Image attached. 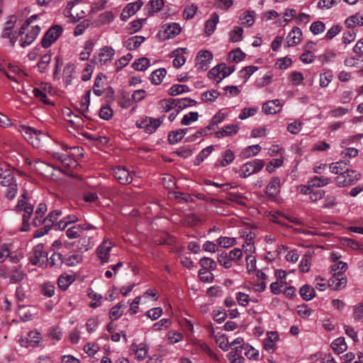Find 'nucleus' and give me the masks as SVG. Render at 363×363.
I'll return each instance as SVG.
<instances>
[{
    "mask_svg": "<svg viewBox=\"0 0 363 363\" xmlns=\"http://www.w3.org/2000/svg\"><path fill=\"white\" fill-rule=\"evenodd\" d=\"M214 150V146L210 145L203 149L196 156L194 160L195 165H199L202 162L206 159L211 153Z\"/></svg>",
    "mask_w": 363,
    "mask_h": 363,
    "instance_id": "40",
    "label": "nucleus"
},
{
    "mask_svg": "<svg viewBox=\"0 0 363 363\" xmlns=\"http://www.w3.org/2000/svg\"><path fill=\"white\" fill-rule=\"evenodd\" d=\"M144 41L145 38L143 36L135 35L129 38L125 41V46L129 50H133L138 48Z\"/></svg>",
    "mask_w": 363,
    "mask_h": 363,
    "instance_id": "34",
    "label": "nucleus"
},
{
    "mask_svg": "<svg viewBox=\"0 0 363 363\" xmlns=\"http://www.w3.org/2000/svg\"><path fill=\"white\" fill-rule=\"evenodd\" d=\"M143 5V1L138 0L135 2L129 3L122 11L121 19L126 21L129 18L133 16Z\"/></svg>",
    "mask_w": 363,
    "mask_h": 363,
    "instance_id": "14",
    "label": "nucleus"
},
{
    "mask_svg": "<svg viewBox=\"0 0 363 363\" xmlns=\"http://www.w3.org/2000/svg\"><path fill=\"white\" fill-rule=\"evenodd\" d=\"M26 274L21 269V266L13 267L11 271L10 281L16 284L25 279Z\"/></svg>",
    "mask_w": 363,
    "mask_h": 363,
    "instance_id": "25",
    "label": "nucleus"
},
{
    "mask_svg": "<svg viewBox=\"0 0 363 363\" xmlns=\"http://www.w3.org/2000/svg\"><path fill=\"white\" fill-rule=\"evenodd\" d=\"M83 0H69L68 1L66 8L64 10V14L65 15V16L69 18L70 21H76V18L74 17V15L72 13V10L75 5L79 4Z\"/></svg>",
    "mask_w": 363,
    "mask_h": 363,
    "instance_id": "45",
    "label": "nucleus"
},
{
    "mask_svg": "<svg viewBox=\"0 0 363 363\" xmlns=\"http://www.w3.org/2000/svg\"><path fill=\"white\" fill-rule=\"evenodd\" d=\"M145 20V18H140L133 21L128 24L127 30L130 33H134L139 31L143 28Z\"/></svg>",
    "mask_w": 363,
    "mask_h": 363,
    "instance_id": "56",
    "label": "nucleus"
},
{
    "mask_svg": "<svg viewBox=\"0 0 363 363\" xmlns=\"http://www.w3.org/2000/svg\"><path fill=\"white\" fill-rule=\"evenodd\" d=\"M332 350L337 354H342L347 349V345L344 337H337L330 345Z\"/></svg>",
    "mask_w": 363,
    "mask_h": 363,
    "instance_id": "27",
    "label": "nucleus"
},
{
    "mask_svg": "<svg viewBox=\"0 0 363 363\" xmlns=\"http://www.w3.org/2000/svg\"><path fill=\"white\" fill-rule=\"evenodd\" d=\"M347 163L343 160L333 162L329 165L330 172L333 174L340 175L342 174L347 168Z\"/></svg>",
    "mask_w": 363,
    "mask_h": 363,
    "instance_id": "36",
    "label": "nucleus"
},
{
    "mask_svg": "<svg viewBox=\"0 0 363 363\" xmlns=\"http://www.w3.org/2000/svg\"><path fill=\"white\" fill-rule=\"evenodd\" d=\"M115 55V50L109 46H104L99 49L95 60L97 64L104 65L111 62Z\"/></svg>",
    "mask_w": 363,
    "mask_h": 363,
    "instance_id": "12",
    "label": "nucleus"
},
{
    "mask_svg": "<svg viewBox=\"0 0 363 363\" xmlns=\"http://www.w3.org/2000/svg\"><path fill=\"white\" fill-rule=\"evenodd\" d=\"M66 235L69 239H75L80 237L82 232V227L79 225H75L69 228L66 230Z\"/></svg>",
    "mask_w": 363,
    "mask_h": 363,
    "instance_id": "60",
    "label": "nucleus"
},
{
    "mask_svg": "<svg viewBox=\"0 0 363 363\" xmlns=\"http://www.w3.org/2000/svg\"><path fill=\"white\" fill-rule=\"evenodd\" d=\"M218 262L225 269H230L233 267L229 255L226 252H221L217 255Z\"/></svg>",
    "mask_w": 363,
    "mask_h": 363,
    "instance_id": "44",
    "label": "nucleus"
},
{
    "mask_svg": "<svg viewBox=\"0 0 363 363\" xmlns=\"http://www.w3.org/2000/svg\"><path fill=\"white\" fill-rule=\"evenodd\" d=\"M345 24L349 28L362 26H363V16L359 13H357L351 16H349L345 20Z\"/></svg>",
    "mask_w": 363,
    "mask_h": 363,
    "instance_id": "35",
    "label": "nucleus"
},
{
    "mask_svg": "<svg viewBox=\"0 0 363 363\" xmlns=\"http://www.w3.org/2000/svg\"><path fill=\"white\" fill-rule=\"evenodd\" d=\"M218 22L219 16L217 13H213L205 24V32L208 35H211L214 32Z\"/></svg>",
    "mask_w": 363,
    "mask_h": 363,
    "instance_id": "28",
    "label": "nucleus"
},
{
    "mask_svg": "<svg viewBox=\"0 0 363 363\" xmlns=\"http://www.w3.org/2000/svg\"><path fill=\"white\" fill-rule=\"evenodd\" d=\"M62 27L59 25L51 26L44 35L41 45L44 48H48L55 43L62 33Z\"/></svg>",
    "mask_w": 363,
    "mask_h": 363,
    "instance_id": "8",
    "label": "nucleus"
},
{
    "mask_svg": "<svg viewBox=\"0 0 363 363\" xmlns=\"http://www.w3.org/2000/svg\"><path fill=\"white\" fill-rule=\"evenodd\" d=\"M163 118H152L146 117L137 122V125L140 128L145 129L147 133H154L162 124Z\"/></svg>",
    "mask_w": 363,
    "mask_h": 363,
    "instance_id": "10",
    "label": "nucleus"
},
{
    "mask_svg": "<svg viewBox=\"0 0 363 363\" xmlns=\"http://www.w3.org/2000/svg\"><path fill=\"white\" fill-rule=\"evenodd\" d=\"M164 37L167 39L173 38L179 34L181 27L177 23L165 24L163 26Z\"/></svg>",
    "mask_w": 363,
    "mask_h": 363,
    "instance_id": "22",
    "label": "nucleus"
},
{
    "mask_svg": "<svg viewBox=\"0 0 363 363\" xmlns=\"http://www.w3.org/2000/svg\"><path fill=\"white\" fill-rule=\"evenodd\" d=\"M51 60V55L49 51L42 55L40 60L38 63V68L40 72H45Z\"/></svg>",
    "mask_w": 363,
    "mask_h": 363,
    "instance_id": "49",
    "label": "nucleus"
},
{
    "mask_svg": "<svg viewBox=\"0 0 363 363\" xmlns=\"http://www.w3.org/2000/svg\"><path fill=\"white\" fill-rule=\"evenodd\" d=\"M199 264L201 266V269H205L207 271H213L216 269V262L211 258L203 257L200 259Z\"/></svg>",
    "mask_w": 363,
    "mask_h": 363,
    "instance_id": "51",
    "label": "nucleus"
},
{
    "mask_svg": "<svg viewBox=\"0 0 363 363\" xmlns=\"http://www.w3.org/2000/svg\"><path fill=\"white\" fill-rule=\"evenodd\" d=\"M131 350L135 352V358L141 361L147 357L149 346L145 342H140V344L133 343L131 345Z\"/></svg>",
    "mask_w": 363,
    "mask_h": 363,
    "instance_id": "18",
    "label": "nucleus"
},
{
    "mask_svg": "<svg viewBox=\"0 0 363 363\" xmlns=\"http://www.w3.org/2000/svg\"><path fill=\"white\" fill-rule=\"evenodd\" d=\"M347 269V264L345 262L340 261L331 265L330 270L333 274L342 275Z\"/></svg>",
    "mask_w": 363,
    "mask_h": 363,
    "instance_id": "59",
    "label": "nucleus"
},
{
    "mask_svg": "<svg viewBox=\"0 0 363 363\" xmlns=\"http://www.w3.org/2000/svg\"><path fill=\"white\" fill-rule=\"evenodd\" d=\"M361 174L355 170L347 169L342 174L336 177L335 182L337 186L344 187L353 184L360 179Z\"/></svg>",
    "mask_w": 363,
    "mask_h": 363,
    "instance_id": "4",
    "label": "nucleus"
},
{
    "mask_svg": "<svg viewBox=\"0 0 363 363\" xmlns=\"http://www.w3.org/2000/svg\"><path fill=\"white\" fill-rule=\"evenodd\" d=\"M239 130V126L237 124H230L223 126V128L216 133L217 138H223L228 136L235 135Z\"/></svg>",
    "mask_w": 363,
    "mask_h": 363,
    "instance_id": "23",
    "label": "nucleus"
},
{
    "mask_svg": "<svg viewBox=\"0 0 363 363\" xmlns=\"http://www.w3.org/2000/svg\"><path fill=\"white\" fill-rule=\"evenodd\" d=\"M232 263L240 264V261L242 257V252L240 248H234L228 252Z\"/></svg>",
    "mask_w": 363,
    "mask_h": 363,
    "instance_id": "62",
    "label": "nucleus"
},
{
    "mask_svg": "<svg viewBox=\"0 0 363 363\" xmlns=\"http://www.w3.org/2000/svg\"><path fill=\"white\" fill-rule=\"evenodd\" d=\"M311 255L309 253L305 254L299 264L298 268L301 272H308L311 268Z\"/></svg>",
    "mask_w": 363,
    "mask_h": 363,
    "instance_id": "55",
    "label": "nucleus"
},
{
    "mask_svg": "<svg viewBox=\"0 0 363 363\" xmlns=\"http://www.w3.org/2000/svg\"><path fill=\"white\" fill-rule=\"evenodd\" d=\"M341 275L333 274L328 279V286L333 290L337 291L344 289L347 285V278Z\"/></svg>",
    "mask_w": 363,
    "mask_h": 363,
    "instance_id": "16",
    "label": "nucleus"
},
{
    "mask_svg": "<svg viewBox=\"0 0 363 363\" xmlns=\"http://www.w3.org/2000/svg\"><path fill=\"white\" fill-rule=\"evenodd\" d=\"M213 59L212 53L208 50H201L196 57V65L199 69L206 70Z\"/></svg>",
    "mask_w": 363,
    "mask_h": 363,
    "instance_id": "13",
    "label": "nucleus"
},
{
    "mask_svg": "<svg viewBox=\"0 0 363 363\" xmlns=\"http://www.w3.org/2000/svg\"><path fill=\"white\" fill-rule=\"evenodd\" d=\"M189 88L184 84H174L169 89V94L172 96H177L189 91Z\"/></svg>",
    "mask_w": 363,
    "mask_h": 363,
    "instance_id": "57",
    "label": "nucleus"
},
{
    "mask_svg": "<svg viewBox=\"0 0 363 363\" xmlns=\"http://www.w3.org/2000/svg\"><path fill=\"white\" fill-rule=\"evenodd\" d=\"M262 160L255 159L242 165L240 169V177L246 178L253 174L259 172L264 167Z\"/></svg>",
    "mask_w": 363,
    "mask_h": 363,
    "instance_id": "5",
    "label": "nucleus"
},
{
    "mask_svg": "<svg viewBox=\"0 0 363 363\" xmlns=\"http://www.w3.org/2000/svg\"><path fill=\"white\" fill-rule=\"evenodd\" d=\"M172 320L169 318H162L159 321L155 323L152 327L154 331H160L166 330L171 326Z\"/></svg>",
    "mask_w": 363,
    "mask_h": 363,
    "instance_id": "54",
    "label": "nucleus"
},
{
    "mask_svg": "<svg viewBox=\"0 0 363 363\" xmlns=\"http://www.w3.org/2000/svg\"><path fill=\"white\" fill-rule=\"evenodd\" d=\"M235 157L234 152L231 150L228 149L221 154L220 157L218 159L215 165L218 167H227L234 161Z\"/></svg>",
    "mask_w": 363,
    "mask_h": 363,
    "instance_id": "17",
    "label": "nucleus"
},
{
    "mask_svg": "<svg viewBox=\"0 0 363 363\" xmlns=\"http://www.w3.org/2000/svg\"><path fill=\"white\" fill-rule=\"evenodd\" d=\"M247 344L245 343L243 338L237 337L233 341L230 342L231 351L235 353H242L244 351V347H245Z\"/></svg>",
    "mask_w": 363,
    "mask_h": 363,
    "instance_id": "43",
    "label": "nucleus"
},
{
    "mask_svg": "<svg viewBox=\"0 0 363 363\" xmlns=\"http://www.w3.org/2000/svg\"><path fill=\"white\" fill-rule=\"evenodd\" d=\"M167 74V71L164 68H160L155 70L150 75V81L155 85L160 84Z\"/></svg>",
    "mask_w": 363,
    "mask_h": 363,
    "instance_id": "37",
    "label": "nucleus"
},
{
    "mask_svg": "<svg viewBox=\"0 0 363 363\" xmlns=\"http://www.w3.org/2000/svg\"><path fill=\"white\" fill-rule=\"evenodd\" d=\"M77 244V248L80 252H86L91 249L94 245V241L92 237L84 235L75 242Z\"/></svg>",
    "mask_w": 363,
    "mask_h": 363,
    "instance_id": "21",
    "label": "nucleus"
},
{
    "mask_svg": "<svg viewBox=\"0 0 363 363\" xmlns=\"http://www.w3.org/2000/svg\"><path fill=\"white\" fill-rule=\"evenodd\" d=\"M217 244L224 248L231 247L237 244L235 238L220 236L216 240Z\"/></svg>",
    "mask_w": 363,
    "mask_h": 363,
    "instance_id": "50",
    "label": "nucleus"
},
{
    "mask_svg": "<svg viewBox=\"0 0 363 363\" xmlns=\"http://www.w3.org/2000/svg\"><path fill=\"white\" fill-rule=\"evenodd\" d=\"M28 339L29 341V345L33 347H36L39 346L42 340V336L38 330H32L28 333Z\"/></svg>",
    "mask_w": 363,
    "mask_h": 363,
    "instance_id": "42",
    "label": "nucleus"
},
{
    "mask_svg": "<svg viewBox=\"0 0 363 363\" xmlns=\"http://www.w3.org/2000/svg\"><path fill=\"white\" fill-rule=\"evenodd\" d=\"M112 174L117 182L121 184H128L133 180V174L124 167H116L112 169Z\"/></svg>",
    "mask_w": 363,
    "mask_h": 363,
    "instance_id": "11",
    "label": "nucleus"
},
{
    "mask_svg": "<svg viewBox=\"0 0 363 363\" xmlns=\"http://www.w3.org/2000/svg\"><path fill=\"white\" fill-rule=\"evenodd\" d=\"M159 106L162 111L168 112L172 109L177 108V99L172 98L162 99L159 102Z\"/></svg>",
    "mask_w": 363,
    "mask_h": 363,
    "instance_id": "41",
    "label": "nucleus"
},
{
    "mask_svg": "<svg viewBox=\"0 0 363 363\" xmlns=\"http://www.w3.org/2000/svg\"><path fill=\"white\" fill-rule=\"evenodd\" d=\"M74 74V66L73 64L68 63L65 65L63 69L62 73V78L63 82L66 84V86H68L71 84L72 79H73V75Z\"/></svg>",
    "mask_w": 363,
    "mask_h": 363,
    "instance_id": "29",
    "label": "nucleus"
},
{
    "mask_svg": "<svg viewBox=\"0 0 363 363\" xmlns=\"http://www.w3.org/2000/svg\"><path fill=\"white\" fill-rule=\"evenodd\" d=\"M126 306L123 302L118 303L116 306H113L109 313V318L112 320H116L118 319L123 313V310L125 308Z\"/></svg>",
    "mask_w": 363,
    "mask_h": 363,
    "instance_id": "32",
    "label": "nucleus"
},
{
    "mask_svg": "<svg viewBox=\"0 0 363 363\" xmlns=\"http://www.w3.org/2000/svg\"><path fill=\"white\" fill-rule=\"evenodd\" d=\"M150 65V60L147 57H141L133 63L132 67L137 71H145Z\"/></svg>",
    "mask_w": 363,
    "mask_h": 363,
    "instance_id": "52",
    "label": "nucleus"
},
{
    "mask_svg": "<svg viewBox=\"0 0 363 363\" xmlns=\"http://www.w3.org/2000/svg\"><path fill=\"white\" fill-rule=\"evenodd\" d=\"M310 186L313 188H320L328 185L331 183V179L326 177H318L315 176L309 179Z\"/></svg>",
    "mask_w": 363,
    "mask_h": 363,
    "instance_id": "33",
    "label": "nucleus"
},
{
    "mask_svg": "<svg viewBox=\"0 0 363 363\" xmlns=\"http://www.w3.org/2000/svg\"><path fill=\"white\" fill-rule=\"evenodd\" d=\"M284 103L279 99L270 100L262 106V111L266 114H275L281 110Z\"/></svg>",
    "mask_w": 363,
    "mask_h": 363,
    "instance_id": "15",
    "label": "nucleus"
},
{
    "mask_svg": "<svg viewBox=\"0 0 363 363\" xmlns=\"http://www.w3.org/2000/svg\"><path fill=\"white\" fill-rule=\"evenodd\" d=\"M23 199H19L16 206V210L18 212L23 211V225H28V221L31 215L33 213V206L32 204L28 203L26 201V194L22 195Z\"/></svg>",
    "mask_w": 363,
    "mask_h": 363,
    "instance_id": "9",
    "label": "nucleus"
},
{
    "mask_svg": "<svg viewBox=\"0 0 363 363\" xmlns=\"http://www.w3.org/2000/svg\"><path fill=\"white\" fill-rule=\"evenodd\" d=\"M262 150L259 145H250L244 148L240 153V157L243 159H247L257 155Z\"/></svg>",
    "mask_w": 363,
    "mask_h": 363,
    "instance_id": "24",
    "label": "nucleus"
},
{
    "mask_svg": "<svg viewBox=\"0 0 363 363\" xmlns=\"http://www.w3.org/2000/svg\"><path fill=\"white\" fill-rule=\"evenodd\" d=\"M296 15V11L294 9H286L284 13L283 17L277 21V23L280 26H285L289 21H291Z\"/></svg>",
    "mask_w": 363,
    "mask_h": 363,
    "instance_id": "30",
    "label": "nucleus"
},
{
    "mask_svg": "<svg viewBox=\"0 0 363 363\" xmlns=\"http://www.w3.org/2000/svg\"><path fill=\"white\" fill-rule=\"evenodd\" d=\"M302 31L298 27H294L286 37V43L289 47L298 45L301 40Z\"/></svg>",
    "mask_w": 363,
    "mask_h": 363,
    "instance_id": "20",
    "label": "nucleus"
},
{
    "mask_svg": "<svg viewBox=\"0 0 363 363\" xmlns=\"http://www.w3.org/2000/svg\"><path fill=\"white\" fill-rule=\"evenodd\" d=\"M20 131L28 143L36 148L40 147L43 143L48 138V135L45 132L26 125L21 126Z\"/></svg>",
    "mask_w": 363,
    "mask_h": 363,
    "instance_id": "2",
    "label": "nucleus"
},
{
    "mask_svg": "<svg viewBox=\"0 0 363 363\" xmlns=\"http://www.w3.org/2000/svg\"><path fill=\"white\" fill-rule=\"evenodd\" d=\"M91 90L86 91V94L81 98L79 109L82 114L88 111L90 102Z\"/></svg>",
    "mask_w": 363,
    "mask_h": 363,
    "instance_id": "53",
    "label": "nucleus"
},
{
    "mask_svg": "<svg viewBox=\"0 0 363 363\" xmlns=\"http://www.w3.org/2000/svg\"><path fill=\"white\" fill-rule=\"evenodd\" d=\"M164 0H150L145 6L149 16L160 11L164 6Z\"/></svg>",
    "mask_w": 363,
    "mask_h": 363,
    "instance_id": "26",
    "label": "nucleus"
},
{
    "mask_svg": "<svg viewBox=\"0 0 363 363\" xmlns=\"http://www.w3.org/2000/svg\"><path fill=\"white\" fill-rule=\"evenodd\" d=\"M63 259L62 254L59 252H54L50 259H48L47 263L51 267H60L63 263Z\"/></svg>",
    "mask_w": 363,
    "mask_h": 363,
    "instance_id": "58",
    "label": "nucleus"
},
{
    "mask_svg": "<svg viewBox=\"0 0 363 363\" xmlns=\"http://www.w3.org/2000/svg\"><path fill=\"white\" fill-rule=\"evenodd\" d=\"M30 261L32 264L38 267H43L47 264L48 253L43 245L39 244L33 248Z\"/></svg>",
    "mask_w": 363,
    "mask_h": 363,
    "instance_id": "7",
    "label": "nucleus"
},
{
    "mask_svg": "<svg viewBox=\"0 0 363 363\" xmlns=\"http://www.w3.org/2000/svg\"><path fill=\"white\" fill-rule=\"evenodd\" d=\"M196 104V101L194 99L189 98L177 99V108L179 110H182L187 107L195 106Z\"/></svg>",
    "mask_w": 363,
    "mask_h": 363,
    "instance_id": "64",
    "label": "nucleus"
},
{
    "mask_svg": "<svg viewBox=\"0 0 363 363\" xmlns=\"http://www.w3.org/2000/svg\"><path fill=\"white\" fill-rule=\"evenodd\" d=\"M216 342L219 347L223 351H228L230 347V342H228V338L224 335L218 334L216 336Z\"/></svg>",
    "mask_w": 363,
    "mask_h": 363,
    "instance_id": "61",
    "label": "nucleus"
},
{
    "mask_svg": "<svg viewBox=\"0 0 363 363\" xmlns=\"http://www.w3.org/2000/svg\"><path fill=\"white\" fill-rule=\"evenodd\" d=\"M299 294L302 298L306 301L312 300L315 296V291L313 287L308 284L301 287Z\"/></svg>",
    "mask_w": 363,
    "mask_h": 363,
    "instance_id": "31",
    "label": "nucleus"
},
{
    "mask_svg": "<svg viewBox=\"0 0 363 363\" xmlns=\"http://www.w3.org/2000/svg\"><path fill=\"white\" fill-rule=\"evenodd\" d=\"M255 11H245L240 16V21L242 25L250 27L255 23Z\"/></svg>",
    "mask_w": 363,
    "mask_h": 363,
    "instance_id": "48",
    "label": "nucleus"
},
{
    "mask_svg": "<svg viewBox=\"0 0 363 363\" xmlns=\"http://www.w3.org/2000/svg\"><path fill=\"white\" fill-rule=\"evenodd\" d=\"M280 191V179L277 177H273L265 189L266 194L274 198L277 196Z\"/></svg>",
    "mask_w": 363,
    "mask_h": 363,
    "instance_id": "19",
    "label": "nucleus"
},
{
    "mask_svg": "<svg viewBox=\"0 0 363 363\" xmlns=\"http://www.w3.org/2000/svg\"><path fill=\"white\" fill-rule=\"evenodd\" d=\"M183 49H177L172 52V56L174 57L173 65L175 67H181L186 62V57L183 55Z\"/></svg>",
    "mask_w": 363,
    "mask_h": 363,
    "instance_id": "38",
    "label": "nucleus"
},
{
    "mask_svg": "<svg viewBox=\"0 0 363 363\" xmlns=\"http://www.w3.org/2000/svg\"><path fill=\"white\" fill-rule=\"evenodd\" d=\"M219 96L220 92L218 90L211 89L201 94V100L206 103H211L215 101Z\"/></svg>",
    "mask_w": 363,
    "mask_h": 363,
    "instance_id": "46",
    "label": "nucleus"
},
{
    "mask_svg": "<svg viewBox=\"0 0 363 363\" xmlns=\"http://www.w3.org/2000/svg\"><path fill=\"white\" fill-rule=\"evenodd\" d=\"M0 184L2 186L7 187L6 191V196L7 199H13L15 198L18 189L13 170L11 174H7L1 179Z\"/></svg>",
    "mask_w": 363,
    "mask_h": 363,
    "instance_id": "6",
    "label": "nucleus"
},
{
    "mask_svg": "<svg viewBox=\"0 0 363 363\" xmlns=\"http://www.w3.org/2000/svg\"><path fill=\"white\" fill-rule=\"evenodd\" d=\"M74 280L73 275L62 274L57 280L58 286L61 289L66 290Z\"/></svg>",
    "mask_w": 363,
    "mask_h": 363,
    "instance_id": "39",
    "label": "nucleus"
},
{
    "mask_svg": "<svg viewBox=\"0 0 363 363\" xmlns=\"http://www.w3.org/2000/svg\"><path fill=\"white\" fill-rule=\"evenodd\" d=\"M245 55L240 49H236L229 52L228 60L230 62H239L245 59Z\"/></svg>",
    "mask_w": 363,
    "mask_h": 363,
    "instance_id": "63",
    "label": "nucleus"
},
{
    "mask_svg": "<svg viewBox=\"0 0 363 363\" xmlns=\"http://www.w3.org/2000/svg\"><path fill=\"white\" fill-rule=\"evenodd\" d=\"M37 18L36 15L31 16L21 26L19 31H13L14 23L8 21L2 31L1 36L4 39H7L10 45L13 46L17 39H18L21 47L26 48L30 45L37 38L40 27L38 25L30 26L33 20Z\"/></svg>",
    "mask_w": 363,
    "mask_h": 363,
    "instance_id": "1",
    "label": "nucleus"
},
{
    "mask_svg": "<svg viewBox=\"0 0 363 363\" xmlns=\"http://www.w3.org/2000/svg\"><path fill=\"white\" fill-rule=\"evenodd\" d=\"M52 157L54 159L60 161L62 164L65 166H70L72 163H75V161L70 158L67 154L53 152L52 153Z\"/></svg>",
    "mask_w": 363,
    "mask_h": 363,
    "instance_id": "47",
    "label": "nucleus"
},
{
    "mask_svg": "<svg viewBox=\"0 0 363 363\" xmlns=\"http://www.w3.org/2000/svg\"><path fill=\"white\" fill-rule=\"evenodd\" d=\"M115 244L108 238H104L96 250V256L101 264H104L110 260V253Z\"/></svg>",
    "mask_w": 363,
    "mask_h": 363,
    "instance_id": "3",
    "label": "nucleus"
}]
</instances>
